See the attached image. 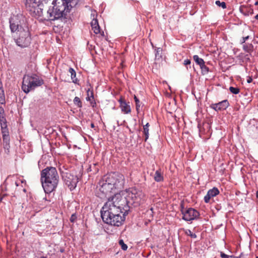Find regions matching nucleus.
<instances>
[{
    "mask_svg": "<svg viewBox=\"0 0 258 258\" xmlns=\"http://www.w3.org/2000/svg\"><path fill=\"white\" fill-rule=\"evenodd\" d=\"M110 202H106L102 208L100 213L104 223L114 226H121L125 219L122 211L115 208Z\"/></svg>",
    "mask_w": 258,
    "mask_h": 258,
    "instance_id": "f257e3e1",
    "label": "nucleus"
},
{
    "mask_svg": "<svg viewBox=\"0 0 258 258\" xmlns=\"http://www.w3.org/2000/svg\"><path fill=\"white\" fill-rule=\"evenodd\" d=\"M78 3V2L70 1L67 4H61V5H54L50 7L47 10V13L48 15V19L50 21L60 20L64 23L70 21V17L67 15L71 9L75 7Z\"/></svg>",
    "mask_w": 258,
    "mask_h": 258,
    "instance_id": "f03ea898",
    "label": "nucleus"
},
{
    "mask_svg": "<svg viewBox=\"0 0 258 258\" xmlns=\"http://www.w3.org/2000/svg\"><path fill=\"white\" fill-rule=\"evenodd\" d=\"M59 181V176L56 169L47 167L41 172V182L44 191L49 194L54 191Z\"/></svg>",
    "mask_w": 258,
    "mask_h": 258,
    "instance_id": "7ed1b4c3",
    "label": "nucleus"
},
{
    "mask_svg": "<svg viewBox=\"0 0 258 258\" xmlns=\"http://www.w3.org/2000/svg\"><path fill=\"white\" fill-rule=\"evenodd\" d=\"M107 202H110L112 203V206L122 211L123 216L127 215L131 209L127 195L124 196L116 193L113 196L109 198Z\"/></svg>",
    "mask_w": 258,
    "mask_h": 258,
    "instance_id": "20e7f679",
    "label": "nucleus"
},
{
    "mask_svg": "<svg viewBox=\"0 0 258 258\" xmlns=\"http://www.w3.org/2000/svg\"><path fill=\"white\" fill-rule=\"evenodd\" d=\"M43 83V80L40 79L35 74L32 76L25 75L23 79L22 89L25 93H28L31 90L41 86Z\"/></svg>",
    "mask_w": 258,
    "mask_h": 258,
    "instance_id": "39448f33",
    "label": "nucleus"
},
{
    "mask_svg": "<svg viewBox=\"0 0 258 258\" xmlns=\"http://www.w3.org/2000/svg\"><path fill=\"white\" fill-rule=\"evenodd\" d=\"M129 204L131 208L137 207L144 202V194L142 191L132 188L126 192Z\"/></svg>",
    "mask_w": 258,
    "mask_h": 258,
    "instance_id": "423d86ee",
    "label": "nucleus"
},
{
    "mask_svg": "<svg viewBox=\"0 0 258 258\" xmlns=\"http://www.w3.org/2000/svg\"><path fill=\"white\" fill-rule=\"evenodd\" d=\"M81 170L79 174L74 175L69 171H60L62 178L70 190H74L77 186L79 180L82 177V173H81Z\"/></svg>",
    "mask_w": 258,
    "mask_h": 258,
    "instance_id": "0eeeda50",
    "label": "nucleus"
},
{
    "mask_svg": "<svg viewBox=\"0 0 258 258\" xmlns=\"http://www.w3.org/2000/svg\"><path fill=\"white\" fill-rule=\"evenodd\" d=\"M105 179L106 182H108L114 190H120L123 187L124 179L123 175L121 174L114 172L107 175Z\"/></svg>",
    "mask_w": 258,
    "mask_h": 258,
    "instance_id": "6e6552de",
    "label": "nucleus"
},
{
    "mask_svg": "<svg viewBox=\"0 0 258 258\" xmlns=\"http://www.w3.org/2000/svg\"><path fill=\"white\" fill-rule=\"evenodd\" d=\"M18 35V38L15 39V41L18 46L21 48H25L30 45L31 38L27 27H26L25 29L20 30Z\"/></svg>",
    "mask_w": 258,
    "mask_h": 258,
    "instance_id": "1a4fd4ad",
    "label": "nucleus"
},
{
    "mask_svg": "<svg viewBox=\"0 0 258 258\" xmlns=\"http://www.w3.org/2000/svg\"><path fill=\"white\" fill-rule=\"evenodd\" d=\"M180 208L182 215V219L186 221L194 220L200 216V213L197 210L192 208L185 209L182 203H181Z\"/></svg>",
    "mask_w": 258,
    "mask_h": 258,
    "instance_id": "9d476101",
    "label": "nucleus"
},
{
    "mask_svg": "<svg viewBox=\"0 0 258 258\" xmlns=\"http://www.w3.org/2000/svg\"><path fill=\"white\" fill-rule=\"evenodd\" d=\"M100 187L99 188V190L100 192V196L101 198L104 197H106L107 195L110 193L116 194L114 191V188L109 184L108 182H106V180L105 181H103L102 184L101 183H99Z\"/></svg>",
    "mask_w": 258,
    "mask_h": 258,
    "instance_id": "9b49d317",
    "label": "nucleus"
},
{
    "mask_svg": "<svg viewBox=\"0 0 258 258\" xmlns=\"http://www.w3.org/2000/svg\"><path fill=\"white\" fill-rule=\"evenodd\" d=\"M9 23L10 28L12 33H14L17 31L19 33L20 30L25 29L22 27L20 25V21L16 17H11L9 19Z\"/></svg>",
    "mask_w": 258,
    "mask_h": 258,
    "instance_id": "f8f14e48",
    "label": "nucleus"
},
{
    "mask_svg": "<svg viewBox=\"0 0 258 258\" xmlns=\"http://www.w3.org/2000/svg\"><path fill=\"white\" fill-rule=\"evenodd\" d=\"M229 106V103L227 100H224L217 103L212 104L211 108L215 110L218 111L225 110Z\"/></svg>",
    "mask_w": 258,
    "mask_h": 258,
    "instance_id": "ddd939ff",
    "label": "nucleus"
},
{
    "mask_svg": "<svg viewBox=\"0 0 258 258\" xmlns=\"http://www.w3.org/2000/svg\"><path fill=\"white\" fill-rule=\"evenodd\" d=\"M43 7L44 6L42 2H41L40 4H38V6L37 7L35 8V9L33 8V9H31V10H30V15L32 17H41L43 14ZM31 9H32V7H31Z\"/></svg>",
    "mask_w": 258,
    "mask_h": 258,
    "instance_id": "4468645a",
    "label": "nucleus"
},
{
    "mask_svg": "<svg viewBox=\"0 0 258 258\" xmlns=\"http://www.w3.org/2000/svg\"><path fill=\"white\" fill-rule=\"evenodd\" d=\"M118 101L120 103V107L122 112L126 114L131 112V109L129 105V102H126V101L122 97L120 98Z\"/></svg>",
    "mask_w": 258,
    "mask_h": 258,
    "instance_id": "2eb2a0df",
    "label": "nucleus"
},
{
    "mask_svg": "<svg viewBox=\"0 0 258 258\" xmlns=\"http://www.w3.org/2000/svg\"><path fill=\"white\" fill-rule=\"evenodd\" d=\"M41 2L40 0H26L25 4L27 10L30 13V10L32 9H31V7H32V9H35V8L38 7V4H40Z\"/></svg>",
    "mask_w": 258,
    "mask_h": 258,
    "instance_id": "dca6fc26",
    "label": "nucleus"
},
{
    "mask_svg": "<svg viewBox=\"0 0 258 258\" xmlns=\"http://www.w3.org/2000/svg\"><path fill=\"white\" fill-rule=\"evenodd\" d=\"M240 12L245 16L252 15L253 14V10L248 6H241L239 8Z\"/></svg>",
    "mask_w": 258,
    "mask_h": 258,
    "instance_id": "f3484780",
    "label": "nucleus"
},
{
    "mask_svg": "<svg viewBox=\"0 0 258 258\" xmlns=\"http://www.w3.org/2000/svg\"><path fill=\"white\" fill-rule=\"evenodd\" d=\"M154 180L157 182H160L163 180V177L162 175V172L160 170L156 171L154 177Z\"/></svg>",
    "mask_w": 258,
    "mask_h": 258,
    "instance_id": "a211bd4d",
    "label": "nucleus"
},
{
    "mask_svg": "<svg viewBox=\"0 0 258 258\" xmlns=\"http://www.w3.org/2000/svg\"><path fill=\"white\" fill-rule=\"evenodd\" d=\"M69 72L71 74V79L73 80V82L75 84L78 83V80L76 78V73L74 69L70 68L69 70Z\"/></svg>",
    "mask_w": 258,
    "mask_h": 258,
    "instance_id": "6ab92c4d",
    "label": "nucleus"
},
{
    "mask_svg": "<svg viewBox=\"0 0 258 258\" xmlns=\"http://www.w3.org/2000/svg\"><path fill=\"white\" fill-rule=\"evenodd\" d=\"M243 49L246 52H250L253 51V45L251 43H245L243 45Z\"/></svg>",
    "mask_w": 258,
    "mask_h": 258,
    "instance_id": "aec40b11",
    "label": "nucleus"
},
{
    "mask_svg": "<svg viewBox=\"0 0 258 258\" xmlns=\"http://www.w3.org/2000/svg\"><path fill=\"white\" fill-rule=\"evenodd\" d=\"M149 126H150V124L148 122H147L145 125H143V129H144L143 132H144V134L145 135V141H146L149 138Z\"/></svg>",
    "mask_w": 258,
    "mask_h": 258,
    "instance_id": "412c9836",
    "label": "nucleus"
},
{
    "mask_svg": "<svg viewBox=\"0 0 258 258\" xmlns=\"http://www.w3.org/2000/svg\"><path fill=\"white\" fill-rule=\"evenodd\" d=\"M193 59L197 64L200 67L202 65L204 62V60L203 58H200L198 55H195L193 56Z\"/></svg>",
    "mask_w": 258,
    "mask_h": 258,
    "instance_id": "4be33fe9",
    "label": "nucleus"
},
{
    "mask_svg": "<svg viewBox=\"0 0 258 258\" xmlns=\"http://www.w3.org/2000/svg\"><path fill=\"white\" fill-rule=\"evenodd\" d=\"M208 192L212 197H215L219 194V191L217 187H213L209 190Z\"/></svg>",
    "mask_w": 258,
    "mask_h": 258,
    "instance_id": "5701e85b",
    "label": "nucleus"
},
{
    "mask_svg": "<svg viewBox=\"0 0 258 258\" xmlns=\"http://www.w3.org/2000/svg\"><path fill=\"white\" fill-rule=\"evenodd\" d=\"M200 68L202 70L203 75H206L209 72V69L205 65V62L200 66Z\"/></svg>",
    "mask_w": 258,
    "mask_h": 258,
    "instance_id": "b1692460",
    "label": "nucleus"
},
{
    "mask_svg": "<svg viewBox=\"0 0 258 258\" xmlns=\"http://www.w3.org/2000/svg\"><path fill=\"white\" fill-rule=\"evenodd\" d=\"M74 103L78 107L81 108L82 107V103L80 99L78 97H75L74 99Z\"/></svg>",
    "mask_w": 258,
    "mask_h": 258,
    "instance_id": "393cba45",
    "label": "nucleus"
},
{
    "mask_svg": "<svg viewBox=\"0 0 258 258\" xmlns=\"http://www.w3.org/2000/svg\"><path fill=\"white\" fill-rule=\"evenodd\" d=\"M2 133L3 136H9V133L7 126H4L1 127Z\"/></svg>",
    "mask_w": 258,
    "mask_h": 258,
    "instance_id": "a878e982",
    "label": "nucleus"
},
{
    "mask_svg": "<svg viewBox=\"0 0 258 258\" xmlns=\"http://www.w3.org/2000/svg\"><path fill=\"white\" fill-rule=\"evenodd\" d=\"M134 99H135V101L136 102V107L137 111H138V112H139V110L140 107L141 106L140 100L137 97V96L136 95H134Z\"/></svg>",
    "mask_w": 258,
    "mask_h": 258,
    "instance_id": "bb28decb",
    "label": "nucleus"
},
{
    "mask_svg": "<svg viewBox=\"0 0 258 258\" xmlns=\"http://www.w3.org/2000/svg\"><path fill=\"white\" fill-rule=\"evenodd\" d=\"M7 120H6L5 116L0 117V123H1V127H3L4 126H7Z\"/></svg>",
    "mask_w": 258,
    "mask_h": 258,
    "instance_id": "cd10ccee",
    "label": "nucleus"
},
{
    "mask_svg": "<svg viewBox=\"0 0 258 258\" xmlns=\"http://www.w3.org/2000/svg\"><path fill=\"white\" fill-rule=\"evenodd\" d=\"M229 90L232 93L234 94H237L239 93L240 91V90L238 88L233 87H230Z\"/></svg>",
    "mask_w": 258,
    "mask_h": 258,
    "instance_id": "c85d7f7f",
    "label": "nucleus"
},
{
    "mask_svg": "<svg viewBox=\"0 0 258 258\" xmlns=\"http://www.w3.org/2000/svg\"><path fill=\"white\" fill-rule=\"evenodd\" d=\"M3 144H10V136H3Z\"/></svg>",
    "mask_w": 258,
    "mask_h": 258,
    "instance_id": "c756f323",
    "label": "nucleus"
},
{
    "mask_svg": "<svg viewBox=\"0 0 258 258\" xmlns=\"http://www.w3.org/2000/svg\"><path fill=\"white\" fill-rule=\"evenodd\" d=\"M215 4L217 6L222 7L223 9L226 8V4L225 2H221L220 1H216Z\"/></svg>",
    "mask_w": 258,
    "mask_h": 258,
    "instance_id": "7c9ffc66",
    "label": "nucleus"
},
{
    "mask_svg": "<svg viewBox=\"0 0 258 258\" xmlns=\"http://www.w3.org/2000/svg\"><path fill=\"white\" fill-rule=\"evenodd\" d=\"M119 244L121 246V247L122 250H126L127 249V246L126 244H125L122 239H120L119 240Z\"/></svg>",
    "mask_w": 258,
    "mask_h": 258,
    "instance_id": "2f4dec72",
    "label": "nucleus"
},
{
    "mask_svg": "<svg viewBox=\"0 0 258 258\" xmlns=\"http://www.w3.org/2000/svg\"><path fill=\"white\" fill-rule=\"evenodd\" d=\"M185 233L187 235L190 236L191 238H197V235L195 233H192L191 231L189 229L186 230L185 232Z\"/></svg>",
    "mask_w": 258,
    "mask_h": 258,
    "instance_id": "473e14b6",
    "label": "nucleus"
},
{
    "mask_svg": "<svg viewBox=\"0 0 258 258\" xmlns=\"http://www.w3.org/2000/svg\"><path fill=\"white\" fill-rule=\"evenodd\" d=\"M155 50H156V53H155L156 57H158V58H161L162 57V55H161L162 49L161 48H157L155 49Z\"/></svg>",
    "mask_w": 258,
    "mask_h": 258,
    "instance_id": "72a5a7b5",
    "label": "nucleus"
},
{
    "mask_svg": "<svg viewBox=\"0 0 258 258\" xmlns=\"http://www.w3.org/2000/svg\"><path fill=\"white\" fill-rule=\"evenodd\" d=\"M5 152L7 154L10 153V144H3Z\"/></svg>",
    "mask_w": 258,
    "mask_h": 258,
    "instance_id": "f704fd0d",
    "label": "nucleus"
},
{
    "mask_svg": "<svg viewBox=\"0 0 258 258\" xmlns=\"http://www.w3.org/2000/svg\"><path fill=\"white\" fill-rule=\"evenodd\" d=\"M92 30L94 31V32L95 34H98L100 33V29L99 26H93V27H92Z\"/></svg>",
    "mask_w": 258,
    "mask_h": 258,
    "instance_id": "c9c22d12",
    "label": "nucleus"
},
{
    "mask_svg": "<svg viewBox=\"0 0 258 258\" xmlns=\"http://www.w3.org/2000/svg\"><path fill=\"white\" fill-rule=\"evenodd\" d=\"M212 198L210 195L207 192V195L204 197V201L206 203H208L210 202V199Z\"/></svg>",
    "mask_w": 258,
    "mask_h": 258,
    "instance_id": "e433bc0d",
    "label": "nucleus"
},
{
    "mask_svg": "<svg viewBox=\"0 0 258 258\" xmlns=\"http://www.w3.org/2000/svg\"><path fill=\"white\" fill-rule=\"evenodd\" d=\"M77 219V214L76 213H74L71 215L70 220L72 223H74L76 221Z\"/></svg>",
    "mask_w": 258,
    "mask_h": 258,
    "instance_id": "4c0bfd02",
    "label": "nucleus"
},
{
    "mask_svg": "<svg viewBox=\"0 0 258 258\" xmlns=\"http://www.w3.org/2000/svg\"><path fill=\"white\" fill-rule=\"evenodd\" d=\"M91 27L99 26L98 22L97 19H93L91 23Z\"/></svg>",
    "mask_w": 258,
    "mask_h": 258,
    "instance_id": "58836bf2",
    "label": "nucleus"
},
{
    "mask_svg": "<svg viewBox=\"0 0 258 258\" xmlns=\"http://www.w3.org/2000/svg\"><path fill=\"white\" fill-rule=\"evenodd\" d=\"M5 103V94L3 95H0V103L2 104H4Z\"/></svg>",
    "mask_w": 258,
    "mask_h": 258,
    "instance_id": "ea45409f",
    "label": "nucleus"
},
{
    "mask_svg": "<svg viewBox=\"0 0 258 258\" xmlns=\"http://www.w3.org/2000/svg\"><path fill=\"white\" fill-rule=\"evenodd\" d=\"M249 39V36H247L246 37H243L242 39L240 40L241 44H245V41Z\"/></svg>",
    "mask_w": 258,
    "mask_h": 258,
    "instance_id": "a19ab883",
    "label": "nucleus"
},
{
    "mask_svg": "<svg viewBox=\"0 0 258 258\" xmlns=\"http://www.w3.org/2000/svg\"><path fill=\"white\" fill-rule=\"evenodd\" d=\"M92 169L93 168V174H95L98 171L99 169L98 168L96 167V164H93V166H92Z\"/></svg>",
    "mask_w": 258,
    "mask_h": 258,
    "instance_id": "79ce46f5",
    "label": "nucleus"
},
{
    "mask_svg": "<svg viewBox=\"0 0 258 258\" xmlns=\"http://www.w3.org/2000/svg\"><path fill=\"white\" fill-rule=\"evenodd\" d=\"M3 94H5V92L3 87L2 83L0 81V95H3Z\"/></svg>",
    "mask_w": 258,
    "mask_h": 258,
    "instance_id": "37998d69",
    "label": "nucleus"
},
{
    "mask_svg": "<svg viewBox=\"0 0 258 258\" xmlns=\"http://www.w3.org/2000/svg\"><path fill=\"white\" fill-rule=\"evenodd\" d=\"M5 110L3 107L0 106V117L5 116Z\"/></svg>",
    "mask_w": 258,
    "mask_h": 258,
    "instance_id": "c03bdc74",
    "label": "nucleus"
},
{
    "mask_svg": "<svg viewBox=\"0 0 258 258\" xmlns=\"http://www.w3.org/2000/svg\"><path fill=\"white\" fill-rule=\"evenodd\" d=\"M190 62H191V61H190V59H186L184 60L183 64L185 65V66H187V65L190 64Z\"/></svg>",
    "mask_w": 258,
    "mask_h": 258,
    "instance_id": "a18cd8bd",
    "label": "nucleus"
},
{
    "mask_svg": "<svg viewBox=\"0 0 258 258\" xmlns=\"http://www.w3.org/2000/svg\"><path fill=\"white\" fill-rule=\"evenodd\" d=\"M221 258H231L230 256L228 255L223 252H221Z\"/></svg>",
    "mask_w": 258,
    "mask_h": 258,
    "instance_id": "49530a36",
    "label": "nucleus"
},
{
    "mask_svg": "<svg viewBox=\"0 0 258 258\" xmlns=\"http://www.w3.org/2000/svg\"><path fill=\"white\" fill-rule=\"evenodd\" d=\"M91 105L94 107V106L96 105V102L94 99H92L91 101H90Z\"/></svg>",
    "mask_w": 258,
    "mask_h": 258,
    "instance_id": "de8ad7c7",
    "label": "nucleus"
},
{
    "mask_svg": "<svg viewBox=\"0 0 258 258\" xmlns=\"http://www.w3.org/2000/svg\"><path fill=\"white\" fill-rule=\"evenodd\" d=\"M89 91H88V97L86 98V100L87 101H91L92 99H91V98L89 96Z\"/></svg>",
    "mask_w": 258,
    "mask_h": 258,
    "instance_id": "09e8293b",
    "label": "nucleus"
},
{
    "mask_svg": "<svg viewBox=\"0 0 258 258\" xmlns=\"http://www.w3.org/2000/svg\"><path fill=\"white\" fill-rule=\"evenodd\" d=\"M89 96L91 98H92V99H94V94H93V92L92 91H91L90 95H89Z\"/></svg>",
    "mask_w": 258,
    "mask_h": 258,
    "instance_id": "8fccbe9b",
    "label": "nucleus"
},
{
    "mask_svg": "<svg viewBox=\"0 0 258 258\" xmlns=\"http://www.w3.org/2000/svg\"><path fill=\"white\" fill-rule=\"evenodd\" d=\"M242 253H241L239 257L235 256H233V255H230V257L231 258H240L242 256Z\"/></svg>",
    "mask_w": 258,
    "mask_h": 258,
    "instance_id": "3c124183",
    "label": "nucleus"
},
{
    "mask_svg": "<svg viewBox=\"0 0 258 258\" xmlns=\"http://www.w3.org/2000/svg\"><path fill=\"white\" fill-rule=\"evenodd\" d=\"M92 166L91 165L88 169H87V171L88 172H91L93 170V169H92Z\"/></svg>",
    "mask_w": 258,
    "mask_h": 258,
    "instance_id": "603ef678",
    "label": "nucleus"
},
{
    "mask_svg": "<svg viewBox=\"0 0 258 258\" xmlns=\"http://www.w3.org/2000/svg\"><path fill=\"white\" fill-rule=\"evenodd\" d=\"M252 78H249L247 79V82L248 83H251L252 82Z\"/></svg>",
    "mask_w": 258,
    "mask_h": 258,
    "instance_id": "864d4df0",
    "label": "nucleus"
},
{
    "mask_svg": "<svg viewBox=\"0 0 258 258\" xmlns=\"http://www.w3.org/2000/svg\"><path fill=\"white\" fill-rule=\"evenodd\" d=\"M91 127L92 128H94L95 127L94 124L93 123H91Z\"/></svg>",
    "mask_w": 258,
    "mask_h": 258,
    "instance_id": "5fc2aeb1",
    "label": "nucleus"
},
{
    "mask_svg": "<svg viewBox=\"0 0 258 258\" xmlns=\"http://www.w3.org/2000/svg\"><path fill=\"white\" fill-rule=\"evenodd\" d=\"M254 18H255V19L256 20H258V14H257V15H256L255 16V17H254Z\"/></svg>",
    "mask_w": 258,
    "mask_h": 258,
    "instance_id": "6e6d98bb",
    "label": "nucleus"
},
{
    "mask_svg": "<svg viewBox=\"0 0 258 258\" xmlns=\"http://www.w3.org/2000/svg\"><path fill=\"white\" fill-rule=\"evenodd\" d=\"M256 197L258 199V191L256 192Z\"/></svg>",
    "mask_w": 258,
    "mask_h": 258,
    "instance_id": "4d7b16f0",
    "label": "nucleus"
},
{
    "mask_svg": "<svg viewBox=\"0 0 258 258\" xmlns=\"http://www.w3.org/2000/svg\"><path fill=\"white\" fill-rule=\"evenodd\" d=\"M254 5H255V6L258 5V1L255 3Z\"/></svg>",
    "mask_w": 258,
    "mask_h": 258,
    "instance_id": "13d9d810",
    "label": "nucleus"
},
{
    "mask_svg": "<svg viewBox=\"0 0 258 258\" xmlns=\"http://www.w3.org/2000/svg\"><path fill=\"white\" fill-rule=\"evenodd\" d=\"M40 258H46V257L43 256H41Z\"/></svg>",
    "mask_w": 258,
    "mask_h": 258,
    "instance_id": "bf43d9fd",
    "label": "nucleus"
},
{
    "mask_svg": "<svg viewBox=\"0 0 258 258\" xmlns=\"http://www.w3.org/2000/svg\"><path fill=\"white\" fill-rule=\"evenodd\" d=\"M16 185L17 186H18V184L17 182H16Z\"/></svg>",
    "mask_w": 258,
    "mask_h": 258,
    "instance_id": "052dcab7",
    "label": "nucleus"
},
{
    "mask_svg": "<svg viewBox=\"0 0 258 258\" xmlns=\"http://www.w3.org/2000/svg\"><path fill=\"white\" fill-rule=\"evenodd\" d=\"M255 258H258V256H256V257H255Z\"/></svg>",
    "mask_w": 258,
    "mask_h": 258,
    "instance_id": "680f3d73",
    "label": "nucleus"
}]
</instances>
